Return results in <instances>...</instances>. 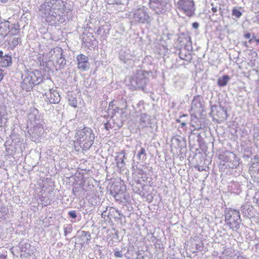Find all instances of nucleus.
<instances>
[{
	"instance_id": "18",
	"label": "nucleus",
	"mask_w": 259,
	"mask_h": 259,
	"mask_svg": "<svg viewBox=\"0 0 259 259\" xmlns=\"http://www.w3.org/2000/svg\"><path fill=\"white\" fill-rule=\"evenodd\" d=\"M202 105L200 97H194L191 103V108L195 111H199L202 108Z\"/></svg>"
},
{
	"instance_id": "13",
	"label": "nucleus",
	"mask_w": 259,
	"mask_h": 259,
	"mask_svg": "<svg viewBox=\"0 0 259 259\" xmlns=\"http://www.w3.org/2000/svg\"><path fill=\"white\" fill-rule=\"evenodd\" d=\"M78 68L82 71H85L90 67V63L87 56L80 54L76 57Z\"/></svg>"
},
{
	"instance_id": "43",
	"label": "nucleus",
	"mask_w": 259,
	"mask_h": 259,
	"mask_svg": "<svg viewBox=\"0 0 259 259\" xmlns=\"http://www.w3.org/2000/svg\"><path fill=\"white\" fill-rule=\"evenodd\" d=\"M259 165V162H257L256 163H253L251 165V167L252 168H255L257 166ZM257 173L259 174V168L257 169Z\"/></svg>"
},
{
	"instance_id": "10",
	"label": "nucleus",
	"mask_w": 259,
	"mask_h": 259,
	"mask_svg": "<svg viewBox=\"0 0 259 259\" xmlns=\"http://www.w3.org/2000/svg\"><path fill=\"white\" fill-rule=\"evenodd\" d=\"M125 186L120 183H116L111 186L110 194L113 196L116 200L121 201L125 198Z\"/></svg>"
},
{
	"instance_id": "8",
	"label": "nucleus",
	"mask_w": 259,
	"mask_h": 259,
	"mask_svg": "<svg viewBox=\"0 0 259 259\" xmlns=\"http://www.w3.org/2000/svg\"><path fill=\"white\" fill-rule=\"evenodd\" d=\"M210 114L212 115L214 120L220 123L227 119L228 115L227 110L221 106H211Z\"/></svg>"
},
{
	"instance_id": "53",
	"label": "nucleus",
	"mask_w": 259,
	"mask_h": 259,
	"mask_svg": "<svg viewBox=\"0 0 259 259\" xmlns=\"http://www.w3.org/2000/svg\"><path fill=\"white\" fill-rule=\"evenodd\" d=\"M188 115L187 114H183L182 116H180V118L183 119L184 117H187Z\"/></svg>"
},
{
	"instance_id": "20",
	"label": "nucleus",
	"mask_w": 259,
	"mask_h": 259,
	"mask_svg": "<svg viewBox=\"0 0 259 259\" xmlns=\"http://www.w3.org/2000/svg\"><path fill=\"white\" fill-rule=\"evenodd\" d=\"M150 116L146 113H142L140 117V122L143 127L147 126L150 123Z\"/></svg>"
},
{
	"instance_id": "4",
	"label": "nucleus",
	"mask_w": 259,
	"mask_h": 259,
	"mask_svg": "<svg viewBox=\"0 0 259 259\" xmlns=\"http://www.w3.org/2000/svg\"><path fill=\"white\" fill-rule=\"evenodd\" d=\"M49 61L52 62L53 64L61 69L66 65V61L63 55V50L61 48H55L49 52Z\"/></svg>"
},
{
	"instance_id": "32",
	"label": "nucleus",
	"mask_w": 259,
	"mask_h": 259,
	"mask_svg": "<svg viewBox=\"0 0 259 259\" xmlns=\"http://www.w3.org/2000/svg\"><path fill=\"white\" fill-rule=\"evenodd\" d=\"M69 104L73 107H76L77 106V98L71 97L69 100Z\"/></svg>"
},
{
	"instance_id": "64",
	"label": "nucleus",
	"mask_w": 259,
	"mask_h": 259,
	"mask_svg": "<svg viewBox=\"0 0 259 259\" xmlns=\"http://www.w3.org/2000/svg\"><path fill=\"white\" fill-rule=\"evenodd\" d=\"M98 160H100V158L98 157Z\"/></svg>"
},
{
	"instance_id": "52",
	"label": "nucleus",
	"mask_w": 259,
	"mask_h": 259,
	"mask_svg": "<svg viewBox=\"0 0 259 259\" xmlns=\"http://www.w3.org/2000/svg\"><path fill=\"white\" fill-rule=\"evenodd\" d=\"M182 120V119L180 118V119H177L176 120V122L181 123Z\"/></svg>"
},
{
	"instance_id": "57",
	"label": "nucleus",
	"mask_w": 259,
	"mask_h": 259,
	"mask_svg": "<svg viewBox=\"0 0 259 259\" xmlns=\"http://www.w3.org/2000/svg\"><path fill=\"white\" fill-rule=\"evenodd\" d=\"M116 212L118 213V215H119L120 217H122V216H123V215H122V214H121L119 211H116Z\"/></svg>"
},
{
	"instance_id": "30",
	"label": "nucleus",
	"mask_w": 259,
	"mask_h": 259,
	"mask_svg": "<svg viewBox=\"0 0 259 259\" xmlns=\"http://www.w3.org/2000/svg\"><path fill=\"white\" fill-rule=\"evenodd\" d=\"M138 157L139 160H144L146 158V151L144 148H142L138 154Z\"/></svg>"
},
{
	"instance_id": "37",
	"label": "nucleus",
	"mask_w": 259,
	"mask_h": 259,
	"mask_svg": "<svg viewBox=\"0 0 259 259\" xmlns=\"http://www.w3.org/2000/svg\"><path fill=\"white\" fill-rule=\"evenodd\" d=\"M90 202L92 204V205L96 206L97 204V201L95 197H93L90 200Z\"/></svg>"
},
{
	"instance_id": "60",
	"label": "nucleus",
	"mask_w": 259,
	"mask_h": 259,
	"mask_svg": "<svg viewBox=\"0 0 259 259\" xmlns=\"http://www.w3.org/2000/svg\"><path fill=\"white\" fill-rule=\"evenodd\" d=\"M133 170H134V169H135V166L134 165H133Z\"/></svg>"
},
{
	"instance_id": "48",
	"label": "nucleus",
	"mask_w": 259,
	"mask_h": 259,
	"mask_svg": "<svg viewBox=\"0 0 259 259\" xmlns=\"http://www.w3.org/2000/svg\"><path fill=\"white\" fill-rule=\"evenodd\" d=\"M6 258H7V255H5V254L0 255V259H6Z\"/></svg>"
},
{
	"instance_id": "9",
	"label": "nucleus",
	"mask_w": 259,
	"mask_h": 259,
	"mask_svg": "<svg viewBox=\"0 0 259 259\" xmlns=\"http://www.w3.org/2000/svg\"><path fill=\"white\" fill-rule=\"evenodd\" d=\"M178 8L182 10L187 16L191 17L195 10L193 0H179L177 3Z\"/></svg>"
},
{
	"instance_id": "28",
	"label": "nucleus",
	"mask_w": 259,
	"mask_h": 259,
	"mask_svg": "<svg viewBox=\"0 0 259 259\" xmlns=\"http://www.w3.org/2000/svg\"><path fill=\"white\" fill-rule=\"evenodd\" d=\"M19 31V27L16 25L15 24H13L11 26L10 30L9 31V33L11 35H16L18 32Z\"/></svg>"
},
{
	"instance_id": "61",
	"label": "nucleus",
	"mask_w": 259,
	"mask_h": 259,
	"mask_svg": "<svg viewBox=\"0 0 259 259\" xmlns=\"http://www.w3.org/2000/svg\"><path fill=\"white\" fill-rule=\"evenodd\" d=\"M100 250H98V253H101V252H100Z\"/></svg>"
},
{
	"instance_id": "40",
	"label": "nucleus",
	"mask_w": 259,
	"mask_h": 259,
	"mask_svg": "<svg viewBox=\"0 0 259 259\" xmlns=\"http://www.w3.org/2000/svg\"><path fill=\"white\" fill-rule=\"evenodd\" d=\"M180 58L182 60H185V57H186V55L185 54H183L182 51H181L179 54Z\"/></svg>"
},
{
	"instance_id": "46",
	"label": "nucleus",
	"mask_w": 259,
	"mask_h": 259,
	"mask_svg": "<svg viewBox=\"0 0 259 259\" xmlns=\"http://www.w3.org/2000/svg\"><path fill=\"white\" fill-rule=\"evenodd\" d=\"M251 34L250 33H247L245 34H244V36L245 38H249L250 37Z\"/></svg>"
},
{
	"instance_id": "31",
	"label": "nucleus",
	"mask_w": 259,
	"mask_h": 259,
	"mask_svg": "<svg viewBox=\"0 0 259 259\" xmlns=\"http://www.w3.org/2000/svg\"><path fill=\"white\" fill-rule=\"evenodd\" d=\"M99 189L100 190V192L102 194H101V199H103V200L105 199V194H104V193H106L107 194V192H108V188L107 186H103V187H102V186H100L99 187Z\"/></svg>"
},
{
	"instance_id": "38",
	"label": "nucleus",
	"mask_w": 259,
	"mask_h": 259,
	"mask_svg": "<svg viewBox=\"0 0 259 259\" xmlns=\"http://www.w3.org/2000/svg\"><path fill=\"white\" fill-rule=\"evenodd\" d=\"M183 139H177L174 140V141L180 143V144H178V146L180 147H182V146H184V142H183V143H182V142L181 141H183Z\"/></svg>"
},
{
	"instance_id": "39",
	"label": "nucleus",
	"mask_w": 259,
	"mask_h": 259,
	"mask_svg": "<svg viewBox=\"0 0 259 259\" xmlns=\"http://www.w3.org/2000/svg\"><path fill=\"white\" fill-rule=\"evenodd\" d=\"M254 140L255 141L259 140V132H255L253 134Z\"/></svg>"
},
{
	"instance_id": "63",
	"label": "nucleus",
	"mask_w": 259,
	"mask_h": 259,
	"mask_svg": "<svg viewBox=\"0 0 259 259\" xmlns=\"http://www.w3.org/2000/svg\"><path fill=\"white\" fill-rule=\"evenodd\" d=\"M195 129H197V128H198H198H199V127H195Z\"/></svg>"
},
{
	"instance_id": "3",
	"label": "nucleus",
	"mask_w": 259,
	"mask_h": 259,
	"mask_svg": "<svg viewBox=\"0 0 259 259\" xmlns=\"http://www.w3.org/2000/svg\"><path fill=\"white\" fill-rule=\"evenodd\" d=\"M76 135L77 140L79 141L81 147L89 148L92 145L94 135L92 133L91 128L84 127L83 129L78 130Z\"/></svg>"
},
{
	"instance_id": "11",
	"label": "nucleus",
	"mask_w": 259,
	"mask_h": 259,
	"mask_svg": "<svg viewBox=\"0 0 259 259\" xmlns=\"http://www.w3.org/2000/svg\"><path fill=\"white\" fill-rule=\"evenodd\" d=\"M133 20L141 23H149L151 18L144 9L140 8L136 10L133 16Z\"/></svg>"
},
{
	"instance_id": "19",
	"label": "nucleus",
	"mask_w": 259,
	"mask_h": 259,
	"mask_svg": "<svg viewBox=\"0 0 259 259\" xmlns=\"http://www.w3.org/2000/svg\"><path fill=\"white\" fill-rule=\"evenodd\" d=\"M12 64V57L8 55H5L1 59L0 65L3 67L9 66Z\"/></svg>"
},
{
	"instance_id": "25",
	"label": "nucleus",
	"mask_w": 259,
	"mask_h": 259,
	"mask_svg": "<svg viewBox=\"0 0 259 259\" xmlns=\"http://www.w3.org/2000/svg\"><path fill=\"white\" fill-rule=\"evenodd\" d=\"M43 128L40 125L34 126L33 127V137H34L35 138H38L40 136V133L43 132Z\"/></svg>"
},
{
	"instance_id": "6",
	"label": "nucleus",
	"mask_w": 259,
	"mask_h": 259,
	"mask_svg": "<svg viewBox=\"0 0 259 259\" xmlns=\"http://www.w3.org/2000/svg\"><path fill=\"white\" fill-rule=\"evenodd\" d=\"M169 0H149V6L157 14H162L169 8Z\"/></svg>"
},
{
	"instance_id": "21",
	"label": "nucleus",
	"mask_w": 259,
	"mask_h": 259,
	"mask_svg": "<svg viewBox=\"0 0 259 259\" xmlns=\"http://www.w3.org/2000/svg\"><path fill=\"white\" fill-rule=\"evenodd\" d=\"M108 4H115L120 5L119 9L121 11L125 9V4L126 3L127 0H105Z\"/></svg>"
},
{
	"instance_id": "15",
	"label": "nucleus",
	"mask_w": 259,
	"mask_h": 259,
	"mask_svg": "<svg viewBox=\"0 0 259 259\" xmlns=\"http://www.w3.org/2000/svg\"><path fill=\"white\" fill-rule=\"evenodd\" d=\"M227 161L228 162L227 165L232 168H236L239 165L238 160L237 159L236 156L233 153H228V155L226 156Z\"/></svg>"
},
{
	"instance_id": "50",
	"label": "nucleus",
	"mask_w": 259,
	"mask_h": 259,
	"mask_svg": "<svg viewBox=\"0 0 259 259\" xmlns=\"http://www.w3.org/2000/svg\"><path fill=\"white\" fill-rule=\"evenodd\" d=\"M211 10L213 13H215L217 11V9L215 7H212Z\"/></svg>"
},
{
	"instance_id": "49",
	"label": "nucleus",
	"mask_w": 259,
	"mask_h": 259,
	"mask_svg": "<svg viewBox=\"0 0 259 259\" xmlns=\"http://www.w3.org/2000/svg\"><path fill=\"white\" fill-rule=\"evenodd\" d=\"M9 0H0V3L2 4H6L7 3Z\"/></svg>"
},
{
	"instance_id": "26",
	"label": "nucleus",
	"mask_w": 259,
	"mask_h": 259,
	"mask_svg": "<svg viewBox=\"0 0 259 259\" xmlns=\"http://www.w3.org/2000/svg\"><path fill=\"white\" fill-rule=\"evenodd\" d=\"M124 156H123L122 158H117L116 159L117 166L121 170H123L124 162L123 160Z\"/></svg>"
},
{
	"instance_id": "23",
	"label": "nucleus",
	"mask_w": 259,
	"mask_h": 259,
	"mask_svg": "<svg viewBox=\"0 0 259 259\" xmlns=\"http://www.w3.org/2000/svg\"><path fill=\"white\" fill-rule=\"evenodd\" d=\"M230 78L229 75H225L218 79V84L219 87H223L227 85Z\"/></svg>"
},
{
	"instance_id": "62",
	"label": "nucleus",
	"mask_w": 259,
	"mask_h": 259,
	"mask_svg": "<svg viewBox=\"0 0 259 259\" xmlns=\"http://www.w3.org/2000/svg\"><path fill=\"white\" fill-rule=\"evenodd\" d=\"M221 15H222V12H221Z\"/></svg>"
},
{
	"instance_id": "55",
	"label": "nucleus",
	"mask_w": 259,
	"mask_h": 259,
	"mask_svg": "<svg viewBox=\"0 0 259 259\" xmlns=\"http://www.w3.org/2000/svg\"><path fill=\"white\" fill-rule=\"evenodd\" d=\"M139 174H141V175H143V173H144V170H142V169H140V171H139Z\"/></svg>"
},
{
	"instance_id": "45",
	"label": "nucleus",
	"mask_w": 259,
	"mask_h": 259,
	"mask_svg": "<svg viewBox=\"0 0 259 259\" xmlns=\"http://www.w3.org/2000/svg\"><path fill=\"white\" fill-rule=\"evenodd\" d=\"M187 121L183 120L182 121L181 123V127L184 128L186 126Z\"/></svg>"
},
{
	"instance_id": "54",
	"label": "nucleus",
	"mask_w": 259,
	"mask_h": 259,
	"mask_svg": "<svg viewBox=\"0 0 259 259\" xmlns=\"http://www.w3.org/2000/svg\"><path fill=\"white\" fill-rule=\"evenodd\" d=\"M257 22L259 24V15L256 16Z\"/></svg>"
},
{
	"instance_id": "27",
	"label": "nucleus",
	"mask_w": 259,
	"mask_h": 259,
	"mask_svg": "<svg viewBox=\"0 0 259 259\" xmlns=\"http://www.w3.org/2000/svg\"><path fill=\"white\" fill-rule=\"evenodd\" d=\"M102 104L103 105V107H104V110L102 109L101 111V114H102L105 117L108 116L109 117V115L110 114V112L111 111V110H109V109H107V110H106V108H107V102L102 103Z\"/></svg>"
},
{
	"instance_id": "24",
	"label": "nucleus",
	"mask_w": 259,
	"mask_h": 259,
	"mask_svg": "<svg viewBox=\"0 0 259 259\" xmlns=\"http://www.w3.org/2000/svg\"><path fill=\"white\" fill-rule=\"evenodd\" d=\"M81 234L79 237V239H81L82 241L80 243H87L88 240L90 239V235L87 232L82 231L80 232Z\"/></svg>"
},
{
	"instance_id": "59",
	"label": "nucleus",
	"mask_w": 259,
	"mask_h": 259,
	"mask_svg": "<svg viewBox=\"0 0 259 259\" xmlns=\"http://www.w3.org/2000/svg\"><path fill=\"white\" fill-rule=\"evenodd\" d=\"M100 182H101V181H98V186L100 185Z\"/></svg>"
},
{
	"instance_id": "14",
	"label": "nucleus",
	"mask_w": 259,
	"mask_h": 259,
	"mask_svg": "<svg viewBox=\"0 0 259 259\" xmlns=\"http://www.w3.org/2000/svg\"><path fill=\"white\" fill-rule=\"evenodd\" d=\"M103 201L102 202V203H103ZM100 211L101 213V218L103 220H101V224L102 226V228L105 229L106 228V226L104 225V224L106 225V222L109 221V212L107 211V208L106 207V209H104V207L102 206V204H101L99 207H98V211Z\"/></svg>"
},
{
	"instance_id": "2",
	"label": "nucleus",
	"mask_w": 259,
	"mask_h": 259,
	"mask_svg": "<svg viewBox=\"0 0 259 259\" xmlns=\"http://www.w3.org/2000/svg\"><path fill=\"white\" fill-rule=\"evenodd\" d=\"M149 73L142 70H138L136 73L131 76L130 82L132 86L138 90L145 91L146 85L149 80Z\"/></svg>"
},
{
	"instance_id": "42",
	"label": "nucleus",
	"mask_w": 259,
	"mask_h": 259,
	"mask_svg": "<svg viewBox=\"0 0 259 259\" xmlns=\"http://www.w3.org/2000/svg\"><path fill=\"white\" fill-rule=\"evenodd\" d=\"M103 123H104L103 126H104L105 128H106L107 130H108L109 127H110L109 126L108 121L107 120H106V122L104 121Z\"/></svg>"
},
{
	"instance_id": "58",
	"label": "nucleus",
	"mask_w": 259,
	"mask_h": 259,
	"mask_svg": "<svg viewBox=\"0 0 259 259\" xmlns=\"http://www.w3.org/2000/svg\"><path fill=\"white\" fill-rule=\"evenodd\" d=\"M254 40V39L253 38V37L249 40V42H251L252 40Z\"/></svg>"
},
{
	"instance_id": "22",
	"label": "nucleus",
	"mask_w": 259,
	"mask_h": 259,
	"mask_svg": "<svg viewBox=\"0 0 259 259\" xmlns=\"http://www.w3.org/2000/svg\"><path fill=\"white\" fill-rule=\"evenodd\" d=\"M134 57L129 53L125 52H121L119 54V58L124 63H127L133 59Z\"/></svg>"
},
{
	"instance_id": "47",
	"label": "nucleus",
	"mask_w": 259,
	"mask_h": 259,
	"mask_svg": "<svg viewBox=\"0 0 259 259\" xmlns=\"http://www.w3.org/2000/svg\"><path fill=\"white\" fill-rule=\"evenodd\" d=\"M3 70L0 69V81L3 79Z\"/></svg>"
},
{
	"instance_id": "51",
	"label": "nucleus",
	"mask_w": 259,
	"mask_h": 259,
	"mask_svg": "<svg viewBox=\"0 0 259 259\" xmlns=\"http://www.w3.org/2000/svg\"><path fill=\"white\" fill-rule=\"evenodd\" d=\"M2 57H4L3 56V52L2 51H0V59H1Z\"/></svg>"
},
{
	"instance_id": "12",
	"label": "nucleus",
	"mask_w": 259,
	"mask_h": 259,
	"mask_svg": "<svg viewBox=\"0 0 259 259\" xmlns=\"http://www.w3.org/2000/svg\"><path fill=\"white\" fill-rule=\"evenodd\" d=\"M60 1L59 0H50L49 2H46L39 7V12L42 17L46 18L50 15L52 10L56 5L59 4Z\"/></svg>"
},
{
	"instance_id": "17",
	"label": "nucleus",
	"mask_w": 259,
	"mask_h": 259,
	"mask_svg": "<svg viewBox=\"0 0 259 259\" xmlns=\"http://www.w3.org/2000/svg\"><path fill=\"white\" fill-rule=\"evenodd\" d=\"M50 104H57L60 101V97L58 92L55 91H51L47 95Z\"/></svg>"
},
{
	"instance_id": "7",
	"label": "nucleus",
	"mask_w": 259,
	"mask_h": 259,
	"mask_svg": "<svg viewBox=\"0 0 259 259\" xmlns=\"http://www.w3.org/2000/svg\"><path fill=\"white\" fill-rule=\"evenodd\" d=\"M59 4L56 5V7L53 8L52 12L46 19V21L49 22L51 25H56L63 23L65 21V18L62 15L61 11L58 7Z\"/></svg>"
},
{
	"instance_id": "35",
	"label": "nucleus",
	"mask_w": 259,
	"mask_h": 259,
	"mask_svg": "<svg viewBox=\"0 0 259 259\" xmlns=\"http://www.w3.org/2000/svg\"><path fill=\"white\" fill-rule=\"evenodd\" d=\"M69 216L73 219H75L77 217L76 213L75 210H71L68 212Z\"/></svg>"
},
{
	"instance_id": "34",
	"label": "nucleus",
	"mask_w": 259,
	"mask_h": 259,
	"mask_svg": "<svg viewBox=\"0 0 259 259\" xmlns=\"http://www.w3.org/2000/svg\"><path fill=\"white\" fill-rule=\"evenodd\" d=\"M72 230L70 226H66L64 227V235L67 236L68 233H71Z\"/></svg>"
},
{
	"instance_id": "16",
	"label": "nucleus",
	"mask_w": 259,
	"mask_h": 259,
	"mask_svg": "<svg viewBox=\"0 0 259 259\" xmlns=\"http://www.w3.org/2000/svg\"><path fill=\"white\" fill-rule=\"evenodd\" d=\"M28 117L31 121L39 122L40 116L38 110L34 107L31 108L29 110Z\"/></svg>"
},
{
	"instance_id": "33",
	"label": "nucleus",
	"mask_w": 259,
	"mask_h": 259,
	"mask_svg": "<svg viewBox=\"0 0 259 259\" xmlns=\"http://www.w3.org/2000/svg\"><path fill=\"white\" fill-rule=\"evenodd\" d=\"M21 42V38L20 37H14L11 41V44L13 47H15L18 44Z\"/></svg>"
},
{
	"instance_id": "36",
	"label": "nucleus",
	"mask_w": 259,
	"mask_h": 259,
	"mask_svg": "<svg viewBox=\"0 0 259 259\" xmlns=\"http://www.w3.org/2000/svg\"><path fill=\"white\" fill-rule=\"evenodd\" d=\"M114 255L116 257H122L123 256L121 251H119V250L115 251L114 252Z\"/></svg>"
},
{
	"instance_id": "44",
	"label": "nucleus",
	"mask_w": 259,
	"mask_h": 259,
	"mask_svg": "<svg viewBox=\"0 0 259 259\" xmlns=\"http://www.w3.org/2000/svg\"><path fill=\"white\" fill-rule=\"evenodd\" d=\"M101 159L102 160H101V166L103 168V169H104V166H103V163H106V158H104L103 156H101Z\"/></svg>"
},
{
	"instance_id": "41",
	"label": "nucleus",
	"mask_w": 259,
	"mask_h": 259,
	"mask_svg": "<svg viewBox=\"0 0 259 259\" xmlns=\"http://www.w3.org/2000/svg\"><path fill=\"white\" fill-rule=\"evenodd\" d=\"M199 24L198 22H194L192 23V27L195 29H197L199 28Z\"/></svg>"
},
{
	"instance_id": "5",
	"label": "nucleus",
	"mask_w": 259,
	"mask_h": 259,
	"mask_svg": "<svg viewBox=\"0 0 259 259\" xmlns=\"http://www.w3.org/2000/svg\"><path fill=\"white\" fill-rule=\"evenodd\" d=\"M225 222L231 229H238L241 222L239 211L235 209L228 210L225 214Z\"/></svg>"
},
{
	"instance_id": "56",
	"label": "nucleus",
	"mask_w": 259,
	"mask_h": 259,
	"mask_svg": "<svg viewBox=\"0 0 259 259\" xmlns=\"http://www.w3.org/2000/svg\"><path fill=\"white\" fill-rule=\"evenodd\" d=\"M257 103H258V106H259V93H258V95H257Z\"/></svg>"
},
{
	"instance_id": "1",
	"label": "nucleus",
	"mask_w": 259,
	"mask_h": 259,
	"mask_svg": "<svg viewBox=\"0 0 259 259\" xmlns=\"http://www.w3.org/2000/svg\"><path fill=\"white\" fill-rule=\"evenodd\" d=\"M42 75L38 70H25L21 75V88L27 92L29 91L34 85L39 84L42 81Z\"/></svg>"
},
{
	"instance_id": "29",
	"label": "nucleus",
	"mask_w": 259,
	"mask_h": 259,
	"mask_svg": "<svg viewBox=\"0 0 259 259\" xmlns=\"http://www.w3.org/2000/svg\"><path fill=\"white\" fill-rule=\"evenodd\" d=\"M232 15L237 18H239L242 16V13L237 8L234 7L232 10Z\"/></svg>"
}]
</instances>
